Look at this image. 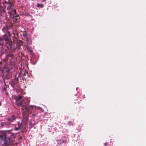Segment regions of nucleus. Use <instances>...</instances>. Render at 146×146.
Returning <instances> with one entry per match:
<instances>
[{"label": "nucleus", "mask_w": 146, "mask_h": 146, "mask_svg": "<svg viewBox=\"0 0 146 146\" xmlns=\"http://www.w3.org/2000/svg\"><path fill=\"white\" fill-rule=\"evenodd\" d=\"M9 29V26L7 25H6L5 26L3 27L2 30L5 33L10 34V32L8 31Z\"/></svg>", "instance_id": "8"}, {"label": "nucleus", "mask_w": 146, "mask_h": 146, "mask_svg": "<svg viewBox=\"0 0 146 146\" xmlns=\"http://www.w3.org/2000/svg\"><path fill=\"white\" fill-rule=\"evenodd\" d=\"M7 49H5V50L6 52L5 53H4V49H2L0 50V55H2L3 54H4L5 56V58L4 60L6 61H7L9 57H13V54L11 52H12L14 51H11V50L10 48Z\"/></svg>", "instance_id": "5"}, {"label": "nucleus", "mask_w": 146, "mask_h": 146, "mask_svg": "<svg viewBox=\"0 0 146 146\" xmlns=\"http://www.w3.org/2000/svg\"><path fill=\"white\" fill-rule=\"evenodd\" d=\"M17 118V117L14 115H12L11 116L8 118L7 119L9 122H12L15 121Z\"/></svg>", "instance_id": "7"}, {"label": "nucleus", "mask_w": 146, "mask_h": 146, "mask_svg": "<svg viewBox=\"0 0 146 146\" xmlns=\"http://www.w3.org/2000/svg\"><path fill=\"white\" fill-rule=\"evenodd\" d=\"M31 60L32 61H33V59L32 58H31Z\"/></svg>", "instance_id": "23"}, {"label": "nucleus", "mask_w": 146, "mask_h": 146, "mask_svg": "<svg viewBox=\"0 0 146 146\" xmlns=\"http://www.w3.org/2000/svg\"><path fill=\"white\" fill-rule=\"evenodd\" d=\"M36 62H35V63H33V64H36Z\"/></svg>", "instance_id": "26"}, {"label": "nucleus", "mask_w": 146, "mask_h": 146, "mask_svg": "<svg viewBox=\"0 0 146 146\" xmlns=\"http://www.w3.org/2000/svg\"><path fill=\"white\" fill-rule=\"evenodd\" d=\"M107 143H105L104 144V145L106 146V145H107Z\"/></svg>", "instance_id": "21"}, {"label": "nucleus", "mask_w": 146, "mask_h": 146, "mask_svg": "<svg viewBox=\"0 0 146 146\" xmlns=\"http://www.w3.org/2000/svg\"><path fill=\"white\" fill-rule=\"evenodd\" d=\"M1 102H0V106H1Z\"/></svg>", "instance_id": "24"}, {"label": "nucleus", "mask_w": 146, "mask_h": 146, "mask_svg": "<svg viewBox=\"0 0 146 146\" xmlns=\"http://www.w3.org/2000/svg\"><path fill=\"white\" fill-rule=\"evenodd\" d=\"M0 139L2 141H4L3 144H7L8 143L7 142L6 139V134L4 132H1L0 133Z\"/></svg>", "instance_id": "6"}, {"label": "nucleus", "mask_w": 146, "mask_h": 146, "mask_svg": "<svg viewBox=\"0 0 146 146\" xmlns=\"http://www.w3.org/2000/svg\"><path fill=\"white\" fill-rule=\"evenodd\" d=\"M35 125V123H34L33 124L32 123V122H31L30 124L29 125V127L30 128H31L33 127Z\"/></svg>", "instance_id": "14"}, {"label": "nucleus", "mask_w": 146, "mask_h": 146, "mask_svg": "<svg viewBox=\"0 0 146 146\" xmlns=\"http://www.w3.org/2000/svg\"><path fill=\"white\" fill-rule=\"evenodd\" d=\"M3 75L5 78H9L11 77L13 75L14 76L15 79H17L19 77L17 72L14 70L13 68L7 66H4L3 71Z\"/></svg>", "instance_id": "3"}, {"label": "nucleus", "mask_w": 146, "mask_h": 146, "mask_svg": "<svg viewBox=\"0 0 146 146\" xmlns=\"http://www.w3.org/2000/svg\"><path fill=\"white\" fill-rule=\"evenodd\" d=\"M15 104L18 106L21 107L23 110V116L25 120H27L29 117V113H31L32 110L40 109L42 108L39 107H36V106L33 105L28 106V104L30 100L23 98L22 96H17L15 98Z\"/></svg>", "instance_id": "1"}, {"label": "nucleus", "mask_w": 146, "mask_h": 146, "mask_svg": "<svg viewBox=\"0 0 146 146\" xmlns=\"http://www.w3.org/2000/svg\"><path fill=\"white\" fill-rule=\"evenodd\" d=\"M72 123L71 122L68 123V124L69 125H72Z\"/></svg>", "instance_id": "18"}, {"label": "nucleus", "mask_w": 146, "mask_h": 146, "mask_svg": "<svg viewBox=\"0 0 146 146\" xmlns=\"http://www.w3.org/2000/svg\"><path fill=\"white\" fill-rule=\"evenodd\" d=\"M4 5L5 7H7L8 14L11 17H14L13 20L15 21H17L19 18V16L16 14V11L14 8L13 3L9 1H5L3 2Z\"/></svg>", "instance_id": "2"}, {"label": "nucleus", "mask_w": 146, "mask_h": 146, "mask_svg": "<svg viewBox=\"0 0 146 146\" xmlns=\"http://www.w3.org/2000/svg\"><path fill=\"white\" fill-rule=\"evenodd\" d=\"M43 5L42 4L38 3L37 4L36 6L38 7L42 8L43 7Z\"/></svg>", "instance_id": "12"}, {"label": "nucleus", "mask_w": 146, "mask_h": 146, "mask_svg": "<svg viewBox=\"0 0 146 146\" xmlns=\"http://www.w3.org/2000/svg\"><path fill=\"white\" fill-rule=\"evenodd\" d=\"M22 126V123L21 122V123H18L16 124L15 128V130L17 131L21 129Z\"/></svg>", "instance_id": "9"}, {"label": "nucleus", "mask_w": 146, "mask_h": 146, "mask_svg": "<svg viewBox=\"0 0 146 146\" xmlns=\"http://www.w3.org/2000/svg\"><path fill=\"white\" fill-rule=\"evenodd\" d=\"M26 48L27 49V50L30 52H33V50L31 48H29L28 45L26 46Z\"/></svg>", "instance_id": "11"}, {"label": "nucleus", "mask_w": 146, "mask_h": 146, "mask_svg": "<svg viewBox=\"0 0 146 146\" xmlns=\"http://www.w3.org/2000/svg\"><path fill=\"white\" fill-rule=\"evenodd\" d=\"M36 115H37V114L36 113H34L32 115V117H33V116H36Z\"/></svg>", "instance_id": "16"}, {"label": "nucleus", "mask_w": 146, "mask_h": 146, "mask_svg": "<svg viewBox=\"0 0 146 146\" xmlns=\"http://www.w3.org/2000/svg\"><path fill=\"white\" fill-rule=\"evenodd\" d=\"M1 11L0 10V15H1Z\"/></svg>", "instance_id": "22"}, {"label": "nucleus", "mask_w": 146, "mask_h": 146, "mask_svg": "<svg viewBox=\"0 0 146 146\" xmlns=\"http://www.w3.org/2000/svg\"><path fill=\"white\" fill-rule=\"evenodd\" d=\"M9 142L7 141L8 143L7 145L9 144L11 145H13L15 144V139L14 138H9Z\"/></svg>", "instance_id": "10"}, {"label": "nucleus", "mask_w": 146, "mask_h": 146, "mask_svg": "<svg viewBox=\"0 0 146 146\" xmlns=\"http://www.w3.org/2000/svg\"><path fill=\"white\" fill-rule=\"evenodd\" d=\"M26 74H28V73L27 72H25L23 74V76H25L26 75Z\"/></svg>", "instance_id": "17"}, {"label": "nucleus", "mask_w": 146, "mask_h": 146, "mask_svg": "<svg viewBox=\"0 0 146 146\" xmlns=\"http://www.w3.org/2000/svg\"><path fill=\"white\" fill-rule=\"evenodd\" d=\"M6 88H4V87L3 88V89H2V90H3V91H6Z\"/></svg>", "instance_id": "19"}, {"label": "nucleus", "mask_w": 146, "mask_h": 146, "mask_svg": "<svg viewBox=\"0 0 146 146\" xmlns=\"http://www.w3.org/2000/svg\"><path fill=\"white\" fill-rule=\"evenodd\" d=\"M3 40L2 39L0 38V45H2L4 44V42H3Z\"/></svg>", "instance_id": "13"}, {"label": "nucleus", "mask_w": 146, "mask_h": 146, "mask_svg": "<svg viewBox=\"0 0 146 146\" xmlns=\"http://www.w3.org/2000/svg\"><path fill=\"white\" fill-rule=\"evenodd\" d=\"M23 36H27V34L26 33H24Z\"/></svg>", "instance_id": "20"}, {"label": "nucleus", "mask_w": 146, "mask_h": 146, "mask_svg": "<svg viewBox=\"0 0 146 146\" xmlns=\"http://www.w3.org/2000/svg\"><path fill=\"white\" fill-rule=\"evenodd\" d=\"M11 34L5 33L3 35L2 38L5 41V46L8 48H10L11 51L15 50L16 46L13 42H12L11 38Z\"/></svg>", "instance_id": "4"}, {"label": "nucleus", "mask_w": 146, "mask_h": 146, "mask_svg": "<svg viewBox=\"0 0 146 146\" xmlns=\"http://www.w3.org/2000/svg\"><path fill=\"white\" fill-rule=\"evenodd\" d=\"M66 142V141L65 140H63V141H62V142H61V143H60V144H62V143H65ZM58 143H59L58 142Z\"/></svg>", "instance_id": "15"}, {"label": "nucleus", "mask_w": 146, "mask_h": 146, "mask_svg": "<svg viewBox=\"0 0 146 146\" xmlns=\"http://www.w3.org/2000/svg\"><path fill=\"white\" fill-rule=\"evenodd\" d=\"M46 0H43V1H45Z\"/></svg>", "instance_id": "25"}]
</instances>
